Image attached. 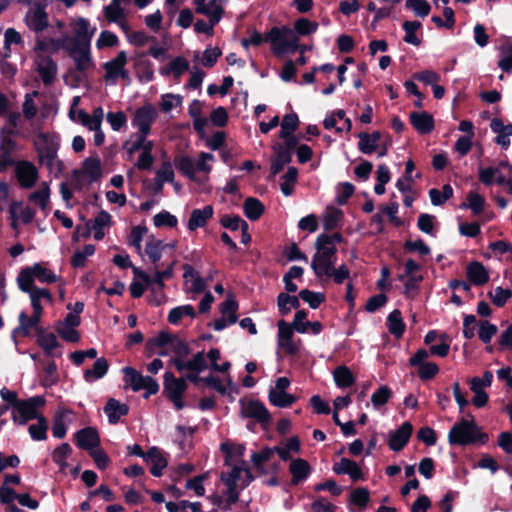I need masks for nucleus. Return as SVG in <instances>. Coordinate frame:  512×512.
I'll use <instances>...</instances> for the list:
<instances>
[{
    "label": "nucleus",
    "mask_w": 512,
    "mask_h": 512,
    "mask_svg": "<svg viewBox=\"0 0 512 512\" xmlns=\"http://www.w3.org/2000/svg\"><path fill=\"white\" fill-rule=\"evenodd\" d=\"M405 36H404V42L408 44H412L414 46H419L421 41L416 36V31L421 28V23L419 21H405L402 25Z\"/></svg>",
    "instance_id": "nucleus-45"
},
{
    "label": "nucleus",
    "mask_w": 512,
    "mask_h": 512,
    "mask_svg": "<svg viewBox=\"0 0 512 512\" xmlns=\"http://www.w3.org/2000/svg\"><path fill=\"white\" fill-rule=\"evenodd\" d=\"M67 54L74 62V70L71 73H75V78L80 80L86 76V73L93 69L95 63L91 54V45H83L76 43H69L66 49Z\"/></svg>",
    "instance_id": "nucleus-5"
},
{
    "label": "nucleus",
    "mask_w": 512,
    "mask_h": 512,
    "mask_svg": "<svg viewBox=\"0 0 512 512\" xmlns=\"http://www.w3.org/2000/svg\"><path fill=\"white\" fill-rule=\"evenodd\" d=\"M237 309H238V304H237V302L233 298L226 299L221 304V307H220V311H221L223 317H225L226 315L228 316V323L229 324L236 323V321H237V315H236Z\"/></svg>",
    "instance_id": "nucleus-58"
},
{
    "label": "nucleus",
    "mask_w": 512,
    "mask_h": 512,
    "mask_svg": "<svg viewBox=\"0 0 512 512\" xmlns=\"http://www.w3.org/2000/svg\"><path fill=\"white\" fill-rule=\"evenodd\" d=\"M40 314H35L31 317H28L27 314L22 311L19 314V326L16 327L12 332V337L15 338L17 334H20L22 336H28L30 333V329L37 326L41 319Z\"/></svg>",
    "instance_id": "nucleus-28"
},
{
    "label": "nucleus",
    "mask_w": 512,
    "mask_h": 512,
    "mask_svg": "<svg viewBox=\"0 0 512 512\" xmlns=\"http://www.w3.org/2000/svg\"><path fill=\"white\" fill-rule=\"evenodd\" d=\"M103 410L108 417L109 423L116 424L121 416L128 413L129 407L114 398H109Z\"/></svg>",
    "instance_id": "nucleus-24"
},
{
    "label": "nucleus",
    "mask_w": 512,
    "mask_h": 512,
    "mask_svg": "<svg viewBox=\"0 0 512 512\" xmlns=\"http://www.w3.org/2000/svg\"><path fill=\"white\" fill-rule=\"evenodd\" d=\"M196 12L209 17V22L212 25H216L222 17L223 8L216 4L215 0H210L206 3V0H196Z\"/></svg>",
    "instance_id": "nucleus-17"
},
{
    "label": "nucleus",
    "mask_w": 512,
    "mask_h": 512,
    "mask_svg": "<svg viewBox=\"0 0 512 512\" xmlns=\"http://www.w3.org/2000/svg\"><path fill=\"white\" fill-rule=\"evenodd\" d=\"M318 29V23L308 20L307 18H299L294 23L293 31L296 32V35L306 36L316 32Z\"/></svg>",
    "instance_id": "nucleus-50"
},
{
    "label": "nucleus",
    "mask_w": 512,
    "mask_h": 512,
    "mask_svg": "<svg viewBox=\"0 0 512 512\" xmlns=\"http://www.w3.org/2000/svg\"><path fill=\"white\" fill-rule=\"evenodd\" d=\"M497 332L498 328L496 325L488 321H482L479 323L478 336L483 343L488 344Z\"/></svg>",
    "instance_id": "nucleus-57"
},
{
    "label": "nucleus",
    "mask_w": 512,
    "mask_h": 512,
    "mask_svg": "<svg viewBox=\"0 0 512 512\" xmlns=\"http://www.w3.org/2000/svg\"><path fill=\"white\" fill-rule=\"evenodd\" d=\"M164 247L160 240L151 239L146 242L145 253L153 264L160 261Z\"/></svg>",
    "instance_id": "nucleus-46"
},
{
    "label": "nucleus",
    "mask_w": 512,
    "mask_h": 512,
    "mask_svg": "<svg viewBox=\"0 0 512 512\" xmlns=\"http://www.w3.org/2000/svg\"><path fill=\"white\" fill-rule=\"evenodd\" d=\"M358 138L359 150L364 154H371L377 149L378 141L381 138V133L379 131H374L372 134L362 132L358 134Z\"/></svg>",
    "instance_id": "nucleus-29"
},
{
    "label": "nucleus",
    "mask_w": 512,
    "mask_h": 512,
    "mask_svg": "<svg viewBox=\"0 0 512 512\" xmlns=\"http://www.w3.org/2000/svg\"><path fill=\"white\" fill-rule=\"evenodd\" d=\"M76 445L91 452L100 445V438L97 430L93 427L80 429L75 433Z\"/></svg>",
    "instance_id": "nucleus-13"
},
{
    "label": "nucleus",
    "mask_w": 512,
    "mask_h": 512,
    "mask_svg": "<svg viewBox=\"0 0 512 512\" xmlns=\"http://www.w3.org/2000/svg\"><path fill=\"white\" fill-rule=\"evenodd\" d=\"M41 283H54L60 280L53 271L44 267L41 263H34L32 266L24 267L20 270L16 282L21 291H29L35 286V280Z\"/></svg>",
    "instance_id": "nucleus-3"
},
{
    "label": "nucleus",
    "mask_w": 512,
    "mask_h": 512,
    "mask_svg": "<svg viewBox=\"0 0 512 512\" xmlns=\"http://www.w3.org/2000/svg\"><path fill=\"white\" fill-rule=\"evenodd\" d=\"M106 120L110 124L113 131H119L127 124V117L123 111L108 112Z\"/></svg>",
    "instance_id": "nucleus-64"
},
{
    "label": "nucleus",
    "mask_w": 512,
    "mask_h": 512,
    "mask_svg": "<svg viewBox=\"0 0 512 512\" xmlns=\"http://www.w3.org/2000/svg\"><path fill=\"white\" fill-rule=\"evenodd\" d=\"M79 170L90 179V182L97 181L101 177V162L98 157H88Z\"/></svg>",
    "instance_id": "nucleus-31"
},
{
    "label": "nucleus",
    "mask_w": 512,
    "mask_h": 512,
    "mask_svg": "<svg viewBox=\"0 0 512 512\" xmlns=\"http://www.w3.org/2000/svg\"><path fill=\"white\" fill-rule=\"evenodd\" d=\"M333 471L339 475L347 474L353 481L363 479V473L357 463L347 458H342L338 463H335Z\"/></svg>",
    "instance_id": "nucleus-23"
},
{
    "label": "nucleus",
    "mask_w": 512,
    "mask_h": 512,
    "mask_svg": "<svg viewBox=\"0 0 512 512\" xmlns=\"http://www.w3.org/2000/svg\"><path fill=\"white\" fill-rule=\"evenodd\" d=\"M467 278L474 285H484L489 281V275L484 265L478 261L471 262L466 268Z\"/></svg>",
    "instance_id": "nucleus-26"
},
{
    "label": "nucleus",
    "mask_w": 512,
    "mask_h": 512,
    "mask_svg": "<svg viewBox=\"0 0 512 512\" xmlns=\"http://www.w3.org/2000/svg\"><path fill=\"white\" fill-rule=\"evenodd\" d=\"M17 132L2 129L0 131V153L13 156L18 149L17 142L12 138Z\"/></svg>",
    "instance_id": "nucleus-32"
},
{
    "label": "nucleus",
    "mask_w": 512,
    "mask_h": 512,
    "mask_svg": "<svg viewBox=\"0 0 512 512\" xmlns=\"http://www.w3.org/2000/svg\"><path fill=\"white\" fill-rule=\"evenodd\" d=\"M277 305L280 313L286 315L290 312L291 308H299L300 301L296 296L280 293L277 297Z\"/></svg>",
    "instance_id": "nucleus-43"
},
{
    "label": "nucleus",
    "mask_w": 512,
    "mask_h": 512,
    "mask_svg": "<svg viewBox=\"0 0 512 512\" xmlns=\"http://www.w3.org/2000/svg\"><path fill=\"white\" fill-rule=\"evenodd\" d=\"M68 40L66 35H62L60 38H38L36 42V49L44 52H58L59 50H65L68 46Z\"/></svg>",
    "instance_id": "nucleus-25"
},
{
    "label": "nucleus",
    "mask_w": 512,
    "mask_h": 512,
    "mask_svg": "<svg viewBox=\"0 0 512 512\" xmlns=\"http://www.w3.org/2000/svg\"><path fill=\"white\" fill-rule=\"evenodd\" d=\"M187 384L183 378H176L171 372L164 375V391L168 398L183 396Z\"/></svg>",
    "instance_id": "nucleus-19"
},
{
    "label": "nucleus",
    "mask_w": 512,
    "mask_h": 512,
    "mask_svg": "<svg viewBox=\"0 0 512 512\" xmlns=\"http://www.w3.org/2000/svg\"><path fill=\"white\" fill-rule=\"evenodd\" d=\"M413 431L410 422H404L397 430L390 432L389 448L392 451H400L408 443Z\"/></svg>",
    "instance_id": "nucleus-14"
},
{
    "label": "nucleus",
    "mask_w": 512,
    "mask_h": 512,
    "mask_svg": "<svg viewBox=\"0 0 512 512\" xmlns=\"http://www.w3.org/2000/svg\"><path fill=\"white\" fill-rule=\"evenodd\" d=\"M66 412H59L55 415L52 423V434L55 438L62 439L66 435L67 423L65 421Z\"/></svg>",
    "instance_id": "nucleus-56"
},
{
    "label": "nucleus",
    "mask_w": 512,
    "mask_h": 512,
    "mask_svg": "<svg viewBox=\"0 0 512 512\" xmlns=\"http://www.w3.org/2000/svg\"><path fill=\"white\" fill-rule=\"evenodd\" d=\"M315 247L317 252L312 258L311 268L318 278H322L323 273L334 267L337 249L335 245L320 244L319 239H316Z\"/></svg>",
    "instance_id": "nucleus-7"
},
{
    "label": "nucleus",
    "mask_w": 512,
    "mask_h": 512,
    "mask_svg": "<svg viewBox=\"0 0 512 512\" xmlns=\"http://www.w3.org/2000/svg\"><path fill=\"white\" fill-rule=\"evenodd\" d=\"M124 373V382L126 385L130 386L133 391L137 392L142 390V384L144 376L141 375L138 371H136L132 367H124L123 368Z\"/></svg>",
    "instance_id": "nucleus-40"
},
{
    "label": "nucleus",
    "mask_w": 512,
    "mask_h": 512,
    "mask_svg": "<svg viewBox=\"0 0 512 512\" xmlns=\"http://www.w3.org/2000/svg\"><path fill=\"white\" fill-rule=\"evenodd\" d=\"M38 344L47 355L56 356L54 350L59 346V342L53 333H44L42 330H39Z\"/></svg>",
    "instance_id": "nucleus-39"
},
{
    "label": "nucleus",
    "mask_w": 512,
    "mask_h": 512,
    "mask_svg": "<svg viewBox=\"0 0 512 512\" xmlns=\"http://www.w3.org/2000/svg\"><path fill=\"white\" fill-rule=\"evenodd\" d=\"M28 27L35 32L43 31L48 26L47 14L41 5L29 10L25 17Z\"/></svg>",
    "instance_id": "nucleus-16"
},
{
    "label": "nucleus",
    "mask_w": 512,
    "mask_h": 512,
    "mask_svg": "<svg viewBox=\"0 0 512 512\" xmlns=\"http://www.w3.org/2000/svg\"><path fill=\"white\" fill-rule=\"evenodd\" d=\"M176 168L191 180H195V164L188 156H182L175 160Z\"/></svg>",
    "instance_id": "nucleus-53"
},
{
    "label": "nucleus",
    "mask_w": 512,
    "mask_h": 512,
    "mask_svg": "<svg viewBox=\"0 0 512 512\" xmlns=\"http://www.w3.org/2000/svg\"><path fill=\"white\" fill-rule=\"evenodd\" d=\"M72 453V449L68 443H62L60 446L54 449L52 453L53 461L59 465L61 469H65L68 464L66 458Z\"/></svg>",
    "instance_id": "nucleus-52"
},
{
    "label": "nucleus",
    "mask_w": 512,
    "mask_h": 512,
    "mask_svg": "<svg viewBox=\"0 0 512 512\" xmlns=\"http://www.w3.org/2000/svg\"><path fill=\"white\" fill-rule=\"evenodd\" d=\"M387 326L389 332L396 338H400L403 335L405 324L402 320L400 310L395 309L388 315Z\"/></svg>",
    "instance_id": "nucleus-34"
},
{
    "label": "nucleus",
    "mask_w": 512,
    "mask_h": 512,
    "mask_svg": "<svg viewBox=\"0 0 512 512\" xmlns=\"http://www.w3.org/2000/svg\"><path fill=\"white\" fill-rule=\"evenodd\" d=\"M275 157L271 161V173L277 175L283 170L285 165L289 164L292 160V155L282 149V144H276L274 146Z\"/></svg>",
    "instance_id": "nucleus-30"
},
{
    "label": "nucleus",
    "mask_w": 512,
    "mask_h": 512,
    "mask_svg": "<svg viewBox=\"0 0 512 512\" xmlns=\"http://www.w3.org/2000/svg\"><path fill=\"white\" fill-rule=\"evenodd\" d=\"M14 172L19 185L24 189L32 188L38 180L37 168L29 161H17Z\"/></svg>",
    "instance_id": "nucleus-11"
},
{
    "label": "nucleus",
    "mask_w": 512,
    "mask_h": 512,
    "mask_svg": "<svg viewBox=\"0 0 512 512\" xmlns=\"http://www.w3.org/2000/svg\"><path fill=\"white\" fill-rule=\"evenodd\" d=\"M127 63V54L125 51H120L117 56L104 63L103 68L105 69V80L107 82H112L113 84L116 83V80L118 79V73L120 69L125 66Z\"/></svg>",
    "instance_id": "nucleus-18"
},
{
    "label": "nucleus",
    "mask_w": 512,
    "mask_h": 512,
    "mask_svg": "<svg viewBox=\"0 0 512 512\" xmlns=\"http://www.w3.org/2000/svg\"><path fill=\"white\" fill-rule=\"evenodd\" d=\"M36 70L46 86H50L55 81L58 67L56 62L49 56L39 55L36 59Z\"/></svg>",
    "instance_id": "nucleus-12"
},
{
    "label": "nucleus",
    "mask_w": 512,
    "mask_h": 512,
    "mask_svg": "<svg viewBox=\"0 0 512 512\" xmlns=\"http://www.w3.org/2000/svg\"><path fill=\"white\" fill-rule=\"evenodd\" d=\"M267 40L271 44V50L276 56L288 52H295L298 49L299 38L296 32L288 26L273 27L267 33Z\"/></svg>",
    "instance_id": "nucleus-4"
},
{
    "label": "nucleus",
    "mask_w": 512,
    "mask_h": 512,
    "mask_svg": "<svg viewBox=\"0 0 512 512\" xmlns=\"http://www.w3.org/2000/svg\"><path fill=\"white\" fill-rule=\"evenodd\" d=\"M183 316H188L190 318H194L196 316V312L192 305H183L173 308L168 315V321L177 325Z\"/></svg>",
    "instance_id": "nucleus-44"
},
{
    "label": "nucleus",
    "mask_w": 512,
    "mask_h": 512,
    "mask_svg": "<svg viewBox=\"0 0 512 512\" xmlns=\"http://www.w3.org/2000/svg\"><path fill=\"white\" fill-rule=\"evenodd\" d=\"M118 42V37L114 33L104 30L100 33L99 38L96 41V47L99 50L108 47H115L118 45Z\"/></svg>",
    "instance_id": "nucleus-63"
},
{
    "label": "nucleus",
    "mask_w": 512,
    "mask_h": 512,
    "mask_svg": "<svg viewBox=\"0 0 512 512\" xmlns=\"http://www.w3.org/2000/svg\"><path fill=\"white\" fill-rule=\"evenodd\" d=\"M122 4V2L112 0L109 5L104 7L103 14L108 22L115 23L125 18V10Z\"/></svg>",
    "instance_id": "nucleus-36"
},
{
    "label": "nucleus",
    "mask_w": 512,
    "mask_h": 512,
    "mask_svg": "<svg viewBox=\"0 0 512 512\" xmlns=\"http://www.w3.org/2000/svg\"><path fill=\"white\" fill-rule=\"evenodd\" d=\"M155 347H169L177 357H186L190 353L188 344L176 334H171L168 331H161L156 337L147 341L149 350H153Z\"/></svg>",
    "instance_id": "nucleus-8"
},
{
    "label": "nucleus",
    "mask_w": 512,
    "mask_h": 512,
    "mask_svg": "<svg viewBox=\"0 0 512 512\" xmlns=\"http://www.w3.org/2000/svg\"><path fill=\"white\" fill-rule=\"evenodd\" d=\"M485 205V198L475 191H470L467 194V203L464 202L460 208L471 209L473 214L478 215L483 212Z\"/></svg>",
    "instance_id": "nucleus-37"
},
{
    "label": "nucleus",
    "mask_w": 512,
    "mask_h": 512,
    "mask_svg": "<svg viewBox=\"0 0 512 512\" xmlns=\"http://www.w3.org/2000/svg\"><path fill=\"white\" fill-rule=\"evenodd\" d=\"M59 147V136L49 133H39L37 135L35 148L39 160L41 164L46 165L55 174H60L63 171V163L57 158Z\"/></svg>",
    "instance_id": "nucleus-1"
},
{
    "label": "nucleus",
    "mask_w": 512,
    "mask_h": 512,
    "mask_svg": "<svg viewBox=\"0 0 512 512\" xmlns=\"http://www.w3.org/2000/svg\"><path fill=\"white\" fill-rule=\"evenodd\" d=\"M144 460L151 464L150 472L154 477H160L163 469L167 466V459L162 454L161 450L153 446L145 454Z\"/></svg>",
    "instance_id": "nucleus-15"
},
{
    "label": "nucleus",
    "mask_w": 512,
    "mask_h": 512,
    "mask_svg": "<svg viewBox=\"0 0 512 512\" xmlns=\"http://www.w3.org/2000/svg\"><path fill=\"white\" fill-rule=\"evenodd\" d=\"M299 123V119L297 114L291 113L286 114L281 122V130L279 132V137H285L288 134H293V132L297 129Z\"/></svg>",
    "instance_id": "nucleus-54"
},
{
    "label": "nucleus",
    "mask_w": 512,
    "mask_h": 512,
    "mask_svg": "<svg viewBox=\"0 0 512 512\" xmlns=\"http://www.w3.org/2000/svg\"><path fill=\"white\" fill-rule=\"evenodd\" d=\"M487 434H483L479 431L477 425L474 423L473 417L470 420L461 419L456 423L449 431L448 439L450 444L457 445H470L477 441L485 442L487 440Z\"/></svg>",
    "instance_id": "nucleus-2"
},
{
    "label": "nucleus",
    "mask_w": 512,
    "mask_h": 512,
    "mask_svg": "<svg viewBox=\"0 0 512 512\" xmlns=\"http://www.w3.org/2000/svg\"><path fill=\"white\" fill-rule=\"evenodd\" d=\"M489 297L496 306L502 307L512 297V291L499 286L489 292Z\"/></svg>",
    "instance_id": "nucleus-59"
},
{
    "label": "nucleus",
    "mask_w": 512,
    "mask_h": 512,
    "mask_svg": "<svg viewBox=\"0 0 512 512\" xmlns=\"http://www.w3.org/2000/svg\"><path fill=\"white\" fill-rule=\"evenodd\" d=\"M333 377L336 385L340 388H347L354 384L355 378L346 366H339L333 372Z\"/></svg>",
    "instance_id": "nucleus-38"
},
{
    "label": "nucleus",
    "mask_w": 512,
    "mask_h": 512,
    "mask_svg": "<svg viewBox=\"0 0 512 512\" xmlns=\"http://www.w3.org/2000/svg\"><path fill=\"white\" fill-rule=\"evenodd\" d=\"M289 471L292 474V484L297 485L309 476L311 467L306 460L298 458L291 462Z\"/></svg>",
    "instance_id": "nucleus-27"
},
{
    "label": "nucleus",
    "mask_w": 512,
    "mask_h": 512,
    "mask_svg": "<svg viewBox=\"0 0 512 512\" xmlns=\"http://www.w3.org/2000/svg\"><path fill=\"white\" fill-rule=\"evenodd\" d=\"M298 170L295 167H289L287 172L283 175L280 189L285 196H290L293 192V187L297 181Z\"/></svg>",
    "instance_id": "nucleus-47"
},
{
    "label": "nucleus",
    "mask_w": 512,
    "mask_h": 512,
    "mask_svg": "<svg viewBox=\"0 0 512 512\" xmlns=\"http://www.w3.org/2000/svg\"><path fill=\"white\" fill-rule=\"evenodd\" d=\"M410 122L420 134H428L434 129L433 116L428 112H412Z\"/></svg>",
    "instance_id": "nucleus-20"
},
{
    "label": "nucleus",
    "mask_w": 512,
    "mask_h": 512,
    "mask_svg": "<svg viewBox=\"0 0 512 512\" xmlns=\"http://www.w3.org/2000/svg\"><path fill=\"white\" fill-rule=\"evenodd\" d=\"M103 117L104 112L102 107H96L92 114L89 115L88 119L81 124L88 128L90 131L98 130V128L102 125Z\"/></svg>",
    "instance_id": "nucleus-61"
},
{
    "label": "nucleus",
    "mask_w": 512,
    "mask_h": 512,
    "mask_svg": "<svg viewBox=\"0 0 512 512\" xmlns=\"http://www.w3.org/2000/svg\"><path fill=\"white\" fill-rule=\"evenodd\" d=\"M45 403V398L40 395L21 400L15 410L12 411L13 422L19 425H26L28 421L38 419L42 416L38 413V409L42 408Z\"/></svg>",
    "instance_id": "nucleus-6"
},
{
    "label": "nucleus",
    "mask_w": 512,
    "mask_h": 512,
    "mask_svg": "<svg viewBox=\"0 0 512 512\" xmlns=\"http://www.w3.org/2000/svg\"><path fill=\"white\" fill-rule=\"evenodd\" d=\"M189 70V63L183 57H176L170 63L166 73H173L175 78H179L184 72Z\"/></svg>",
    "instance_id": "nucleus-60"
},
{
    "label": "nucleus",
    "mask_w": 512,
    "mask_h": 512,
    "mask_svg": "<svg viewBox=\"0 0 512 512\" xmlns=\"http://www.w3.org/2000/svg\"><path fill=\"white\" fill-rule=\"evenodd\" d=\"M299 297L312 309H317L325 301V295L323 293L313 292L308 289L301 290Z\"/></svg>",
    "instance_id": "nucleus-51"
},
{
    "label": "nucleus",
    "mask_w": 512,
    "mask_h": 512,
    "mask_svg": "<svg viewBox=\"0 0 512 512\" xmlns=\"http://www.w3.org/2000/svg\"><path fill=\"white\" fill-rule=\"evenodd\" d=\"M246 417L257 419L261 423L269 422L270 414L267 408L258 400H251L243 407Z\"/></svg>",
    "instance_id": "nucleus-22"
},
{
    "label": "nucleus",
    "mask_w": 512,
    "mask_h": 512,
    "mask_svg": "<svg viewBox=\"0 0 512 512\" xmlns=\"http://www.w3.org/2000/svg\"><path fill=\"white\" fill-rule=\"evenodd\" d=\"M37 423L31 424L28 428L29 434L33 440L42 441L47 438L48 423L44 416L39 417Z\"/></svg>",
    "instance_id": "nucleus-42"
},
{
    "label": "nucleus",
    "mask_w": 512,
    "mask_h": 512,
    "mask_svg": "<svg viewBox=\"0 0 512 512\" xmlns=\"http://www.w3.org/2000/svg\"><path fill=\"white\" fill-rule=\"evenodd\" d=\"M213 216V207L210 205L205 206L203 209H194L188 220L187 228L194 231L206 225L207 221Z\"/></svg>",
    "instance_id": "nucleus-21"
},
{
    "label": "nucleus",
    "mask_w": 512,
    "mask_h": 512,
    "mask_svg": "<svg viewBox=\"0 0 512 512\" xmlns=\"http://www.w3.org/2000/svg\"><path fill=\"white\" fill-rule=\"evenodd\" d=\"M269 401L276 407L286 408L291 406L296 401V398L286 392H277L276 389H270Z\"/></svg>",
    "instance_id": "nucleus-41"
},
{
    "label": "nucleus",
    "mask_w": 512,
    "mask_h": 512,
    "mask_svg": "<svg viewBox=\"0 0 512 512\" xmlns=\"http://www.w3.org/2000/svg\"><path fill=\"white\" fill-rule=\"evenodd\" d=\"M49 197L50 189L47 183L44 182L39 190L34 191L29 195V201L38 204L40 208L45 211L49 202Z\"/></svg>",
    "instance_id": "nucleus-48"
},
{
    "label": "nucleus",
    "mask_w": 512,
    "mask_h": 512,
    "mask_svg": "<svg viewBox=\"0 0 512 512\" xmlns=\"http://www.w3.org/2000/svg\"><path fill=\"white\" fill-rule=\"evenodd\" d=\"M72 29L74 33L73 36L65 34L68 43L91 45V40L96 32V28H91L87 19L78 18L72 23Z\"/></svg>",
    "instance_id": "nucleus-10"
},
{
    "label": "nucleus",
    "mask_w": 512,
    "mask_h": 512,
    "mask_svg": "<svg viewBox=\"0 0 512 512\" xmlns=\"http://www.w3.org/2000/svg\"><path fill=\"white\" fill-rule=\"evenodd\" d=\"M109 364L105 358H98L93 364L92 369L84 372V379L88 382L98 380L104 377L108 371Z\"/></svg>",
    "instance_id": "nucleus-35"
},
{
    "label": "nucleus",
    "mask_w": 512,
    "mask_h": 512,
    "mask_svg": "<svg viewBox=\"0 0 512 512\" xmlns=\"http://www.w3.org/2000/svg\"><path fill=\"white\" fill-rule=\"evenodd\" d=\"M243 208L245 216L251 221L258 220L264 213V205L254 197H248L244 201Z\"/></svg>",
    "instance_id": "nucleus-33"
},
{
    "label": "nucleus",
    "mask_w": 512,
    "mask_h": 512,
    "mask_svg": "<svg viewBox=\"0 0 512 512\" xmlns=\"http://www.w3.org/2000/svg\"><path fill=\"white\" fill-rule=\"evenodd\" d=\"M405 6L421 18L428 16L431 10L427 0H406Z\"/></svg>",
    "instance_id": "nucleus-55"
},
{
    "label": "nucleus",
    "mask_w": 512,
    "mask_h": 512,
    "mask_svg": "<svg viewBox=\"0 0 512 512\" xmlns=\"http://www.w3.org/2000/svg\"><path fill=\"white\" fill-rule=\"evenodd\" d=\"M158 117V111L152 104L137 108L131 119V124L138 132L150 133L152 124Z\"/></svg>",
    "instance_id": "nucleus-9"
},
{
    "label": "nucleus",
    "mask_w": 512,
    "mask_h": 512,
    "mask_svg": "<svg viewBox=\"0 0 512 512\" xmlns=\"http://www.w3.org/2000/svg\"><path fill=\"white\" fill-rule=\"evenodd\" d=\"M342 218L341 210L335 207H327L324 219H323V227L326 231L332 230L338 226Z\"/></svg>",
    "instance_id": "nucleus-49"
},
{
    "label": "nucleus",
    "mask_w": 512,
    "mask_h": 512,
    "mask_svg": "<svg viewBox=\"0 0 512 512\" xmlns=\"http://www.w3.org/2000/svg\"><path fill=\"white\" fill-rule=\"evenodd\" d=\"M392 392L390 388L387 386L379 387L371 396V402L374 408H379L380 406L386 404L390 399Z\"/></svg>",
    "instance_id": "nucleus-62"
}]
</instances>
